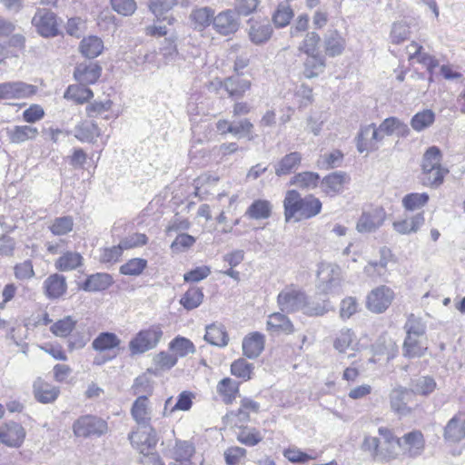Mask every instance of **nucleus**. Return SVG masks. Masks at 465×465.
<instances>
[{"instance_id": "obj_14", "label": "nucleus", "mask_w": 465, "mask_h": 465, "mask_svg": "<svg viewBox=\"0 0 465 465\" xmlns=\"http://www.w3.org/2000/svg\"><path fill=\"white\" fill-rule=\"evenodd\" d=\"M266 330L274 334L291 335L295 331L290 318L282 312H272L268 316Z\"/></svg>"}, {"instance_id": "obj_52", "label": "nucleus", "mask_w": 465, "mask_h": 465, "mask_svg": "<svg viewBox=\"0 0 465 465\" xmlns=\"http://www.w3.org/2000/svg\"><path fill=\"white\" fill-rule=\"evenodd\" d=\"M406 336L425 337L426 325L422 320L411 314L404 325Z\"/></svg>"}, {"instance_id": "obj_51", "label": "nucleus", "mask_w": 465, "mask_h": 465, "mask_svg": "<svg viewBox=\"0 0 465 465\" xmlns=\"http://www.w3.org/2000/svg\"><path fill=\"white\" fill-rule=\"evenodd\" d=\"M191 20L194 23L195 27L200 29L205 28L213 22V11L210 7H201L192 12Z\"/></svg>"}, {"instance_id": "obj_24", "label": "nucleus", "mask_w": 465, "mask_h": 465, "mask_svg": "<svg viewBox=\"0 0 465 465\" xmlns=\"http://www.w3.org/2000/svg\"><path fill=\"white\" fill-rule=\"evenodd\" d=\"M401 445L399 450H402L411 457L420 455L424 449L423 435L419 430H413L405 434L401 439Z\"/></svg>"}, {"instance_id": "obj_44", "label": "nucleus", "mask_w": 465, "mask_h": 465, "mask_svg": "<svg viewBox=\"0 0 465 465\" xmlns=\"http://www.w3.org/2000/svg\"><path fill=\"white\" fill-rule=\"evenodd\" d=\"M86 84H74L68 86L64 97L68 100H74L77 104H84L94 96L91 89Z\"/></svg>"}, {"instance_id": "obj_55", "label": "nucleus", "mask_w": 465, "mask_h": 465, "mask_svg": "<svg viewBox=\"0 0 465 465\" xmlns=\"http://www.w3.org/2000/svg\"><path fill=\"white\" fill-rule=\"evenodd\" d=\"M217 391L223 397V401L230 403L238 392V385L232 379L224 378L218 383Z\"/></svg>"}, {"instance_id": "obj_48", "label": "nucleus", "mask_w": 465, "mask_h": 465, "mask_svg": "<svg viewBox=\"0 0 465 465\" xmlns=\"http://www.w3.org/2000/svg\"><path fill=\"white\" fill-rule=\"evenodd\" d=\"M434 121L435 114L431 110L426 109L413 115L411 125L415 131L421 132L430 127Z\"/></svg>"}, {"instance_id": "obj_38", "label": "nucleus", "mask_w": 465, "mask_h": 465, "mask_svg": "<svg viewBox=\"0 0 465 465\" xmlns=\"http://www.w3.org/2000/svg\"><path fill=\"white\" fill-rule=\"evenodd\" d=\"M121 340L113 332H101L92 342L96 351H105L119 347Z\"/></svg>"}, {"instance_id": "obj_60", "label": "nucleus", "mask_w": 465, "mask_h": 465, "mask_svg": "<svg viewBox=\"0 0 465 465\" xmlns=\"http://www.w3.org/2000/svg\"><path fill=\"white\" fill-rule=\"evenodd\" d=\"M177 3L178 0H150L149 8L159 20L160 16L173 8Z\"/></svg>"}, {"instance_id": "obj_50", "label": "nucleus", "mask_w": 465, "mask_h": 465, "mask_svg": "<svg viewBox=\"0 0 465 465\" xmlns=\"http://www.w3.org/2000/svg\"><path fill=\"white\" fill-rule=\"evenodd\" d=\"M429 201V194L426 193H412L402 198V205L407 211H415L422 208Z\"/></svg>"}, {"instance_id": "obj_46", "label": "nucleus", "mask_w": 465, "mask_h": 465, "mask_svg": "<svg viewBox=\"0 0 465 465\" xmlns=\"http://www.w3.org/2000/svg\"><path fill=\"white\" fill-rule=\"evenodd\" d=\"M77 321L72 316H65L55 322L51 327L50 331L56 337L65 338L71 334L75 328Z\"/></svg>"}, {"instance_id": "obj_45", "label": "nucleus", "mask_w": 465, "mask_h": 465, "mask_svg": "<svg viewBox=\"0 0 465 465\" xmlns=\"http://www.w3.org/2000/svg\"><path fill=\"white\" fill-rule=\"evenodd\" d=\"M381 132L386 135H397L404 136L409 134L408 125L395 117H390L385 119L381 124Z\"/></svg>"}, {"instance_id": "obj_42", "label": "nucleus", "mask_w": 465, "mask_h": 465, "mask_svg": "<svg viewBox=\"0 0 465 465\" xmlns=\"http://www.w3.org/2000/svg\"><path fill=\"white\" fill-rule=\"evenodd\" d=\"M272 214V204L267 200H255L246 210L245 216L254 219H267Z\"/></svg>"}, {"instance_id": "obj_13", "label": "nucleus", "mask_w": 465, "mask_h": 465, "mask_svg": "<svg viewBox=\"0 0 465 465\" xmlns=\"http://www.w3.org/2000/svg\"><path fill=\"white\" fill-rule=\"evenodd\" d=\"M25 437L24 428L16 422H8L0 426V441L8 447H19Z\"/></svg>"}, {"instance_id": "obj_26", "label": "nucleus", "mask_w": 465, "mask_h": 465, "mask_svg": "<svg viewBox=\"0 0 465 465\" xmlns=\"http://www.w3.org/2000/svg\"><path fill=\"white\" fill-rule=\"evenodd\" d=\"M428 350L425 337L406 336L402 345V354L407 358L422 357Z\"/></svg>"}, {"instance_id": "obj_41", "label": "nucleus", "mask_w": 465, "mask_h": 465, "mask_svg": "<svg viewBox=\"0 0 465 465\" xmlns=\"http://www.w3.org/2000/svg\"><path fill=\"white\" fill-rule=\"evenodd\" d=\"M204 340L212 345L223 347L227 345L229 338L223 325L211 324L206 327Z\"/></svg>"}, {"instance_id": "obj_39", "label": "nucleus", "mask_w": 465, "mask_h": 465, "mask_svg": "<svg viewBox=\"0 0 465 465\" xmlns=\"http://www.w3.org/2000/svg\"><path fill=\"white\" fill-rule=\"evenodd\" d=\"M169 350L173 351V354L178 358L186 357L189 354L195 352V347L193 343L187 338L177 336L173 339L169 343Z\"/></svg>"}, {"instance_id": "obj_4", "label": "nucleus", "mask_w": 465, "mask_h": 465, "mask_svg": "<svg viewBox=\"0 0 465 465\" xmlns=\"http://www.w3.org/2000/svg\"><path fill=\"white\" fill-rule=\"evenodd\" d=\"M163 331L160 324H153L141 330L129 341V350L133 355L142 354L154 349L161 341Z\"/></svg>"}, {"instance_id": "obj_63", "label": "nucleus", "mask_w": 465, "mask_h": 465, "mask_svg": "<svg viewBox=\"0 0 465 465\" xmlns=\"http://www.w3.org/2000/svg\"><path fill=\"white\" fill-rule=\"evenodd\" d=\"M246 452L245 449L238 446L226 449L223 453L225 463L227 465H239L242 460L245 458Z\"/></svg>"}, {"instance_id": "obj_56", "label": "nucleus", "mask_w": 465, "mask_h": 465, "mask_svg": "<svg viewBox=\"0 0 465 465\" xmlns=\"http://www.w3.org/2000/svg\"><path fill=\"white\" fill-rule=\"evenodd\" d=\"M74 227V220L71 216H63L55 218L49 226L50 231L54 235H64L70 232Z\"/></svg>"}, {"instance_id": "obj_8", "label": "nucleus", "mask_w": 465, "mask_h": 465, "mask_svg": "<svg viewBox=\"0 0 465 465\" xmlns=\"http://www.w3.org/2000/svg\"><path fill=\"white\" fill-rule=\"evenodd\" d=\"M386 216V212L382 207L365 210L357 221L356 230L361 233L373 232L382 226Z\"/></svg>"}, {"instance_id": "obj_49", "label": "nucleus", "mask_w": 465, "mask_h": 465, "mask_svg": "<svg viewBox=\"0 0 465 465\" xmlns=\"http://www.w3.org/2000/svg\"><path fill=\"white\" fill-rule=\"evenodd\" d=\"M321 41L319 34L314 31L307 32L298 46V50L306 55L319 54L318 46Z\"/></svg>"}, {"instance_id": "obj_31", "label": "nucleus", "mask_w": 465, "mask_h": 465, "mask_svg": "<svg viewBox=\"0 0 465 465\" xmlns=\"http://www.w3.org/2000/svg\"><path fill=\"white\" fill-rule=\"evenodd\" d=\"M303 74L306 78L318 77L325 69V58L320 53L309 54L303 62Z\"/></svg>"}, {"instance_id": "obj_12", "label": "nucleus", "mask_w": 465, "mask_h": 465, "mask_svg": "<svg viewBox=\"0 0 465 465\" xmlns=\"http://www.w3.org/2000/svg\"><path fill=\"white\" fill-rule=\"evenodd\" d=\"M239 14L236 10L229 9L223 11L213 19L214 29L223 35L235 33L239 28Z\"/></svg>"}, {"instance_id": "obj_37", "label": "nucleus", "mask_w": 465, "mask_h": 465, "mask_svg": "<svg viewBox=\"0 0 465 465\" xmlns=\"http://www.w3.org/2000/svg\"><path fill=\"white\" fill-rule=\"evenodd\" d=\"M82 54L87 58H95L100 55L104 50V43L101 38L95 35L84 37L80 44Z\"/></svg>"}, {"instance_id": "obj_47", "label": "nucleus", "mask_w": 465, "mask_h": 465, "mask_svg": "<svg viewBox=\"0 0 465 465\" xmlns=\"http://www.w3.org/2000/svg\"><path fill=\"white\" fill-rule=\"evenodd\" d=\"M147 261L143 258H133L120 266L119 272L123 275L139 276L147 268Z\"/></svg>"}, {"instance_id": "obj_35", "label": "nucleus", "mask_w": 465, "mask_h": 465, "mask_svg": "<svg viewBox=\"0 0 465 465\" xmlns=\"http://www.w3.org/2000/svg\"><path fill=\"white\" fill-rule=\"evenodd\" d=\"M100 134V128L93 122H84L74 128V136L81 142L94 143Z\"/></svg>"}, {"instance_id": "obj_64", "label": "nucleus", "mask_w": 465, "mask_h": 465, "mask_svg": "<svg viewBox=\"0 0 465 465\" xmlns=\"http://www.w3.org/2000/svg\"><path fill=\"white\" fill-rule=\"evenodd\" d=\"M176 356L167 351H161L153 358L154 365L161 370H170L177 363Z\"/></svg>"}, {"instance_id": "obj_16", "label": "nucleus", "mask_w": 465, "mask_h": 465, "mask_svg": "<svg viewBox=\"0 0 465 465\" xmlns=\"http://www.w3.org/2000/svg\"><path fill=\"white\" fill-rule=\"evenodd\" d=\"M131 444L141 453L154 447L157 442L156 432L150 427H143V430H137L129 434Z\"/></svg>"}, {"instance_id": "obj_5", "label": "nucleus", "mask_w": 465, "mask_h": 465, "mask_svg": "<svg viewBox=\"0 0 465 465\" xmlns=\"http://www.w3.org/2000/svg\"><path fill=\"white\" fill-rule=\"evenodd\" d=\"M32 25L43 37H54L59 35V22L55 13L47 8H37Z\"/></svg>"}, {"instance_id": "obj_23", "label": "nucleus", "mask_w": 465, "mask_h": 465, "mask_svg": "<svg viewBox=\"0 0 465 465\" xmlns=\"http://www.w3.org/2000/svg\"><path fill=\"white\" fill-rule=\"evenodd\" d=\"M379 434L381 437V455L386 459L396 457L401 445V439L396 438L389 429L384 427L379 429Z\"/></svg>"}, {"instance_id": "obj_58", "label": "nucleus", "mask_w": 465, "mask_h": 465, "mask_svg": "<svg viewBox=\"0 0 465 465\" xmlns=\"http://www.w3.org/2000/svg\"><path fill=\"white\" fill-rule=\"evenodd\" d=\"M342 159L343 154L339 150H334L321 155L317 161V165L322 169H331L340 166Z\"/></svg>"}, {"instance_id": "obj_34", "label": "nucleus", "mask_w": 465, "mask_h": 465, "mask_svg": "<svg viewBox=\"0 0 465 465\" xmlns=\"http://www.w3.org/2000/svg\"><path fill=\"white\" fill-rule=\"evenodd\" d=\"M83 256L76 252H66L63 253L54 262L58 271L70 272L77 269L83 264Z\"/></svg>"}, {"instance_id": "obj_17", "label": "nucleus", "mask_w": 465, "mask_h": 465, "mask_svg": "<svg viewBox=\"0 0 465 465\" xmlns=\"http://www.w3.org/2000/svg\"><path fill=\"white\" fill-rule=\"evenodd\" d=\"M33 393L37 401L47 404L58 398L60 390L39 377L34 381Z\"/></svg>"}, {"instance_id": "obj_1", "label": "nucleus", "mask_w": 465, "mask_h": 465, "mask_svg": "<svg viewBox=\"0 0 465 465\" xmlns=\"http://www.w3.org/2000/svg\"><path fill=\"white\" fill-rule=\"evenodd\" d=\"M283 207L286 223L292 220L300 222L319 214L322 211V202L312 194L302 197L297 191L289 190L285 194Z\"/></svg>"}, {"instance_id": "obj_7", "label": "nucleus", "mask_w": 465, "mask_h": 465, "mask_svg": "<svg viewBox=\"0 0 465 465\" xmlns=\"http://www.w3.org/2000/svg\"><path fill=\"white\" fill-rule=\"evenodd\" d=\"M394 299V292L385 285L371 290L366 298V307L373 313L384 312Z\"/></svg>"}, {"instance_id": "obj_53", "label": "nucleus", "mask_w": 465, "mask_h": 465, "mask_svg": "<svg viewBox=\"0 0 465 465\" xmlns=\"http://www.w3.org/2000/svg\"><path fill=\"white\" fill-rule=\"evenodd\" d=\"M263 439L261 432L255 428H242L237 434V440L246 446H255Z\"/></svg>"}, {"instance_id": "obj_18", "label": "nucleus", "mask_w": 465, "mask_h": 465, "mask_svg": "<svg viewBox=\"0 0 465 465\" xmlns=\"http://www.w3.org/2000/svg\"><path fill=\"white\" fill-rule=\"evenodd\" d=\"M102 68L97 63L88 62L79 64L74 72V76L81 84H94L101 76Z\"/></svg>"}, {"instance_id": "obj_25", "label": "nucleus", "mask_w": 465, "mask_h": 465, "mask_svg": "<svg viewBox=\"0 0 465 465\" xmlns=\"http://www.w3.org/2000/svg\"><path fill=\"white\" fill-rule=\"evenodd\" d=\"M425 222L423 212L404 219L395 221L392 227L400 234H411L417 232Z\"/></svg>"}, {"instance_id": "obj_29", "label": "nucleus", "mask_w": 465, "mask_h": 465, "mask_svg": "<svg viewBox=\"0 0 465 465\" xmlns=\"http://www.w3.org/2000/svg\"><path fill=\"white\" fill-rule=\"evenodd\" d=\"M358 345L356 335L351 329L341 330L333 341V347L340 353H344L348 350L357 351Z\"/></svg>"}, {"instance_id": "obj_43", "label": "nucleus", "mask_w": 465, "mask_h": 465, "mask_svg": "<svg viewBox=\"0 0 465 465\" xmlns=\"http://www.w3.org/2000/svg\"><path fill=\"white\" fill-rule=\"evenodd\" d=\"M203 290L199 287H191L181 297L180 303L187 311L198 308L203 301Z\"/></svg>"}, {"instance_id": "obj_27", "label": "nucleus", "mask_w": 465, "mask_h": 465, "mask_svg": "<svg viewBox=\"0 0 465 465\" xmlns=\"http://www.w3.org/2000/svg\"><path fill=\"white\" fill-rule=\"evenodd\" d=\"M44 288L47 297L51 299L59 298L64 294L67 290L66 279L62 274H51L45 279Z\"/></svg>"}, {"instance_id": "obj_11", "label": "nucleus", "mask_w": 465, "mask_h": 465, "mask_svg": "<svg viewBox=\"0 0 465 465\" xmlns=\"http://www.w3.org/2000/svg\"><path fill=\"white\" fill-rule=\"evenodd\" d=\"M318 278L323 292H333L341 284V269L334 264L322 263L318 270Z\"/></svg>"}, {"instance_id": "obj_32", "label": "nucleus", "mask_w": 465, "mask_h": 465, "mask_svg": "<svg viewBox=\"0 0 465 465\" xmlns=\"http://www.w3.org/2000/svg\"><path fill=\"white\" fill-rule=\"evenodd\" d=\"M465 437V420L460 416H454L444 429V438L452 442H459Z\"/></svg>"}, {"instance_id": "obj_59", "label": "nucleus", "mask_w": 465, "mask_h": 465, "mask_svg": "<svg viewBox=\"0 0 465 465\" xmlns=\"http://www.w3.org/2000/svg\"><path fill=\"white\" fill-rule=\"evenodd\" d=\"M293 15V10L289 5L280 4L273 15L272 19L276 26L284 27L289 25Z\"/></svg>"}, {"instance_id": "obj_21", "label": "nucleus", "mask_w": 465, "mask_h": 465, "mask_svg": "<svg viewBox=\"0 0 465 465\" xmlns=\"http://www.w3.org/2000/svg\"><path fill=\"white\" fill-rule=\"evenodd\" d=\"M131 415L137 424L147 427L152 419V410L149 407V400L145 395H140L133 403Z\"/></svg>"}, {"instance_id": "obj_54", "label": "nucleus", "mask_w": 465, "mask_h": 465, "mask_svg": "<svg viewBox=\"0 0 465 465\" xmlns=\"http://www.w3.org/2000/svg\"><path fill=\"white\" fill-rule=\"evenodd\" d=\"M254 366L246 360L241 358L234 361L231 365V372L232 375L248 381L252 378Z\"/></svg>"}, {"instance_id": "obj_36", "label": "nucleus", "mask_w": 465, "mask_h": 465, "mask_svg": "<svg viewBox=\"0 0 465 465\" xmlns=\"http://www.w3.org/2000/svg\"><path fill=\"white\" fill-rule=\"evenodd\" d=\"M113 284V278L108 273H95L90 275L83 285L86 292H99L109 288Z\"/></svg>"}, {"instance_id": "obj_33", "label": "nucleus", "mask_w": 465, "mask_h": 465, "mask_svg": "<svg viewBox=\"0 0 465 465\" xmlns=\"http://www.w3.org/2000/svg\"><path fill=\"white\" fill-rule=\"evenodd\" d=\"M7 134L11 143H22L34 140L38 135V130L30 125H16L12 129H7Z\"/></svg>"}, {"instance_id": "obj_22", "label": "nucleus", "mask_w": 465, "mask_h": 465, "mask_svg": "<svg viewBox=\"0 0 465 465\" xmlns=\"http://www.w3.org/2000/svg\"><path fill=\"white\" fill-rule=\"evenodd\" d=\"M323 45L325 54L335 57L341 55L345 50L346 40L338 30H329L324 35Z\"/></svg>"}, {"instance_id": "obj_6", "label": "nucleus", "mask_w": 465, "mask_h": 465, "mask_svg": "<svg viewBox=\"0 0 465 465\" xmlns=\"http://www.w3.org/2000/svg\"><path fill=\"white\" fill-rule=\"evenodd\" d=\"M73 431L76 437L101 436L107 431V423L100 418L86 415L74 422Z\"/></svg>"}, {"instance_id": "obj_62", "label": "nucleus", "mask_w": 465, "mask_h": 465, "mask_svg": "<svg viewBox=\"0 0 465 465\" xmlns=\"http://www.w3.org/2000/svg\"><path fill=\"white\" fill-rule=\"evenodd\" d=\"M252 130L253 124L252 122L244 118L233 124L232 135L239 138L247 137L249 140H252Z\"/></svg>"}, {"instance_id": "obj_19", "label": "nucleus", "mask_w": 465, "mask_h": 465, "mask_svg": "<svg viewBox=\"0 0 465 465\" xmlns=\"http://www.w3.org/2000/svg\"><path fill=\"white\" fill-rule=\"evenodd\" d=\"M349 182V176L344 172H333L326 175L321 182L324 193L334 196L342 192L343 186Z\"/></svg>"}, {"instance_id": "obj_40", "label": "nucleus", "mask_w": 465, "mask_h": 465, "mask_svg": "<svg viewBox=\"0 0 465 465\" xmlns=\"http://www.w3.org/2000/svg\"><path fill=\"white\" fill-rule=\"evenodd\" d=\"M320 175L313 172H302L295 174L290 181L291 185L304 190H312L318 186Z\"/></svg>"}, {"instance_id": "obj_2", "label": "nucleus", "mask_w": 465, "mask_h": 465, "mask_svg": "<svg viewBox=\"0 0 465 465\" xmlns=\"http://www.w3.org/2000/svg\"><path fill=\"white\" fill-rule=\"evenodd\" d=\"M277 304L281 312L293 313L302 311L310 316H321L328 312L326 303L311 305L307 296L301 289L294 285L285 286L277 296Z\"/></svg>"}, {"instance_id": "obj_61", "label": "nucleus", "mask_w": 465, "mask_h": 465, "mask_svg": "<svg viewBox=\"0 0 465 465\" xmlns=\"http://www.w3.org/2000/svg\"><path fill=\"white\" fill-rule=\"evenodd\" d=\"M410 35V28L405 22L394 23L391 30V41L393 44H401L405 41Z\"/></svg>"}, {"instance_id": "obj_15", "label": "nucleus", "mask_w": 465, "mask_h": 465, "mask_svg": "<svg viewBox=\"0 0 465 465\" xmlns=\"http://www.w3.org/2000/svg\"><path fill=\"white\" fill-rule=\"evenodd\" d=\"M413 394L411 390L403 387H397L390 393L391 408L393 411L400 415H407L411 413V408L409 402L411 401Z\"/></svg>"}, {"instance_id": "obj_10", "label": "nucleus", "mask_w": 465, "mask_h": 465, "mask_svg": "<svg viewBox=\"0 0 465 465\" xmlns=\"http://www.w3.org/2000/svg\"><path fill=\"white\" fill-rule=\"evenodd\" d=\"M37 87L25 82H6L0 84V100L25 99L34 95Z\"/></svg>"}, {"instance_id": "obj_28", "label": "nucleus", "mask_w": 465, "mask_h": 465, "mask_svg": "<svg viewBox=\"0 0 465 465\" xmlns=\"http://www.w3.org/2000/svg\"><path fill=\"white\" fill-rule=\"evenodd\" d=\"M272 28L268 20L253 22L249 29V38L254 45L266 43L272 36Z\"/></svg>"}, {"instance_id": "obj_9", "label": "nucleus", "mask_w": 465, "mask_h": 465, "mask_svg": "<svg viewBox=\"0 0 465 465\" xmlns=\"http://www.w3.org/2000/svg\"><path fill=\"white\" fill-rule=\"evenodd\" d=\"M230 97L242 98L252 87L251 75L245 74H233L220 82Z\"/></svg>"}, {"instance_id": "obj_30", "label": "nucleus", "mask_w": 465, "mask_h": 465, "mask_svg": "<svg viewBox=\"0 0 465 465\" xmlns=\"http://www.w3.org/2000/svg\"><path fill=\"white\" fill-rule=\"evenodd\" d=\"M302 160V157L299 152H292L284 155L274 166L275 174L282 176L291 173L300 166Z\"/></svg>"}, {"instance_id": "obj_3", "label": "nucleus", "mask_w": 465, "mask_h": 465, "mask_svg": "<svg viewBox=\"0 0 465 465\" xmlns=\"http://www.w3.org/2000/svg\"><path fill=\"white\" fill-rule=\"evenodd\" d=\"M442 153L439 147H429L421 161V175L422 184L429 187H439L444 182L445 176L449 173V170L441 165Z\"/></svg>"}, {"instance_id": "obj_57", "label": "nucleus", "mask_w": 465, "mask_h": 465, "mask_svg": "<svg viewBox=\"0 0 465 465\" xmlns=\"http://www.w3.org/2000/svg\"><path fill=\"white\" fill-rule=\"evenodd\" d=\"M436 388L435 381L429 376H422L412 382V394L428 395Z\"/></svg>"}, {"instance_id": "obj_20", "label": "nucleus", "mask_w": 465, "mask_h": 465, "mask_svg": "<svg viewBox=\"0 0 465 465\" xmlns=\"http://www.w3.org/2000/svg\"><path fill=\"white\" fill-rule=\"evenodd\" d=\"M265 344V336L253 331L246 335L242 340V352L249 359L257 358L263 351Z\"/></svg>"}]
</instances>
